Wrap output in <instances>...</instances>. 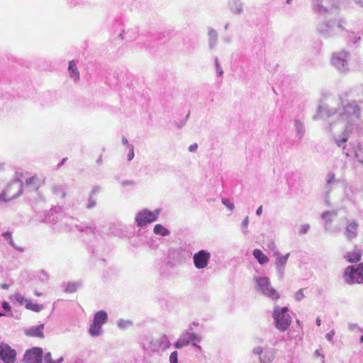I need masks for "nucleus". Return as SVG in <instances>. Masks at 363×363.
<instances>
[{
    "label": "nucleus",
    "instance_id": "7ed1b4c3",
    "mask_svg": "<svg viewBox=\"0 0 363 363\" xmlns=\"http://www.w3.org/2000/svg\"><path fill=\"white\" fill-rule=\"evenodd\" d=\"M340 99H342V101H344V103H350L354 101L358 105V106L361 108L359 104L363 103V84H359L355 86L350 91V94L348 92H343L338 95L337 98L333 99V104L335 106H333V104L319 105L317 109V113L313 116V119L319 120L328 118L329 117H322L319 116L320 109L323 108L324 110H337L341 106L340 104H342V102H340ZM360 109L362 110V108Z\"/></svg>",
    "mask_w": 363,
    "mask_h": 363
},
{
    "label": "nucleus",
    "instance_id": "3c124183",
    "mask_svg": "<svg viewBox=\"0 0 363 363\" xmlns=\"http://www.w3.org/2000/svg\"><path fill=\"white\" fill-rule=\"evenodd\" d=\"M9 244L13 247H14L15 249H16L17 250L20 251V252H23V249L21 248V247H16L14 244V242L12 239V238H9Z\"/></svg>",
    "mask_w": 363,
    "mask_h": 363
},
{
    "label": "nucleus",
    "instance_id": "ddd939ff",
    "mask_svg": "<svg viewBox=\"0 0 363 363\" xmlns=\"http://www.w3.org/2000/svg\"><path fill=\"white\" fill-rule=\"evenodd\" d=\"M170 347V342L164 334L153 338L150 343V348L152 352L164 351Z\"/></svg>",
    "mask_w": 363,
    "mask_h": 363
},
{
    "label": "nucleus",
    "instance_id": "f03ea898",
    "mask_svg": "<svg viewBox=\"0 0 363 363\" xmlns=\"http://www.w3.org/2000/svg\"><path fill=\"white\" fill-rule=\"evenodd\" d=\"M347 23L345 19L339 18L334 20L323 21L318 25V32L325 38L335 37L342 33H347V37L350 40L354 39L353 43L356 44L360 37H357L354 32H350L346 28Z\"/></svg>",
    "mask_w": 363,
    "mask_h": 363
},
{
    "label": "nucleus",
    "instance_id": "4468645a",
    "mask_svg": "<svg viewBox=\"0 0 363 363\" xmlns=\"http://www.w3.org/2000/svg\"><path fill=\"white\" fill-rule=\"evenodd\" d=\"M0 359L4 363H14L16 359V352L8 344H0Z\"/></svg>",
    "mask_w": 363,
    "mask_h": 363
},
{
    "label": "nucleus",
    "instance_id": "4d7b16f0",
    "mask_svg": "<svg viewBox=\"0 0 363 363\" xmlns=\"http://www.w3.org/2000/svg\"><path fill=\"white\" fill-rule=\"evenodd\" d=\"M122 144L123 145H126L128 148H129V145H132L131 144H129L128 139L124 136L122 138Z\"/></svg>",
    "mask_w": 363,
    "mask_h": 363
},
{
    "label": "nucleus",
    "instance_id": "603ef678",
    "mask_svg": "<svg viewBox=\"0 0 363 363\" xmlns=\"http://www.w3.org/2000/svg\"><path fill=\"white\" fill-rule=\"evenodd\" d=\"M100 190H101V187L99 186H95L93 188V189L91 190L90 195L94 196L95 194L99 193L100 191Z\"/></svg>",
    "mask_w": 363,
    "mask_h": 363
},
{
    "label": "nucleus",
    "instance_id": "72a5a7b5",
    "mask_svg": "<svg viewBox=\"0 0 363 363\" xmlns=\"http://www.w3.org/2000/svg\"><path fill=\"white\" fill-rule=\"evenodd\" d=\"M222 203L228 208L230 211L235 209V205L229 199L225 198L222 199Z\"/></svg>",
    "mask_w": 363,
    "mask_h": 363
},
{
    "label": "nucleus",
    "instance_id": "774afa93",
    "mask_svg": "<svg viewBox=\"0 0 363 363\" xmlns=\"http://www.w3.org/2000/svg\"><path fill=\"white\" fill-rule=\"evenodd\" d=\"M358 4L361 5L362 7H363V0H355Z\"/></svg>",
    "mask_w": 363,
    "mask_h": 363
},
{
    "label": "nucleus",
    "instance_id": "9b49d317",
    "mask_svg": "<svg viewBox=\"0 0 363 363\" xmlns=\"http://www.w3.org/2000/svg\"><path fill=\"white\" fill-rule=\"evenodd\" d=\"M290 254L287 253L282 255L279 251L276 250L273 256L275 257L274 265L276 267L277 273L279 280H282L284 277V272L286 262L288 261Z\"/></svg>",
    "mask_w": 363,
    "mask_h": 363
},
{
    "label": "nucleus",
    "instance_id": "1a4fd4ad",
    "mask_svg": "<svg viewBox=\"0 0 363 363\" xmlns=\"http://www.w3.org/2000/svg\"><path fill=\"white\" fill-rule=\"evenodd\" d=\"M108 320V315L105 311L96 312L93 318V322L89 328V333L92 337H98L102 334V325Z\"/></svg>",
    "mask_w": 363,
    "mask_h": 363
},
{
    "label": "nucleus",
    "instance_id": "0eeeda50",
    "mask_svg": "<svg viewBox=\"0 0 363 363\" xmlns=\"http://www.w3.org/2000/svg\"><path fill=\"white\" fill-rule=\"evenodd\" d=\"M22 192V181L18 179H14L6 186L2 194H1L0 202L11 201L21 195Z\"/></svg>",
    "mask_w": 363,
    "mask_h": 363
},
{
    "label": "nucleus",
    "instance_id": "9d476101",
    "mask_svg": "<svg viewBox=\"0 0 363 363\" xmlns=\"http://www.w3.org/2000/svg\"><path fill=\"white\" fill-rule=\"evenodd\" d=\"M344 279L345 282L349 284L363 283V264L360 263L357 266H348L345 269Z\"/></svg>",
    "mask_w": 363,
    "mask_h": 363
},
{
    "label": "nucleus",
    "instance_id": "680f3d73",
    "mask_svg": "<svg viewBox=\"0 0 363 363\" xmlns=\"http://www.w3.org/2000/svg\"><path fill=\"white\" fill-rule=\"evenodd\" d=\"M262 206H260L257 209V211H256V214H257V216H261V215H262Z\"/></svg>",
    "mask_w": 363,
    "mask_h": 363
},
{
    "label": "nucleus",
    "instance_id": "ea45409f",
    "mask_svg": "<svg viewBox=\"0 0 363 363\" xmlns=\"http://www.w3.org/2000/svg\"><path fill=\"white\" fill-rule=\"evenodd\" d=\"M169 362L170 363H178V353L177 351H174L170 354Z\"/></svg>",
    "mask_w": 363,
    "mask_h": 363
},
{
    "label": "nucleus",
    "instance_id": "393cba45",
    "mask_svg": "<svg viewBox=\"0 0 363 363\" xmlns=\"http://www.w3.org/2000/svg\"><path fill=\"white\" fill-rule=\"evenodd\" d=\"M294 130L296 133V137L301 140L305 134V125L299 119H295L294 123Z\"/></svg>",
    "mask_w": 363,
    "mask_h": 363
},
{
    "label": "nucleus",
    "instance_id": "2f4dec72",
    "mask_svg": "<svg viewBox=\"0 0 363 363\" xmlns=\"http://www.w3.org/2000/svg\"><path fill=\"white\" fill-rule=\"evenodd\" d=\"M335 182V174L333 172H329L326 177V188L328 189V191L330 190L329 186L331 184H333Z\"/></svg>",
    "mask_w": 363,
    "mask_h": 363
},
{
    "label": "nucleus",
    "instance_id": "c85d7f7f",
    "mask_svg": "<svg viewBox=\"0 0 363 363\" xmlns=\"http://www.w3.org/2000/svg\"><path fill=\"white\" fill-rule=\"evenodd\" d=\"M153 232L155 235L161 236H167L170 234V232L161 224H157L155 225Z\"/></svg>",
    "mask_w": 363,
    "mask_h": 363
},
{
    "label": "nucleus",
    "instance_id": "79ce46f5",
    "mask_svg": "<svg viewBox=\"0 0 363 363\" xmlns=\"http://www.w3.org/2000/svg\"><path fill=\"white\" fill-rule=\"evenodd\" d=\"M310 229L309 224H303L300 226L299 233L303 235L308 233Z\"/></svg>",
    "mask_w": 363,
    "mask_h": 363
},
{
    "label": "nucleus",
    "instance_id": "37998d69",
    "mask_svg": "<svg viewBox=\"0 0 363 363\" xmlns=\"http://www.w3.org/2000/svg\"><path fill=\"white\" fill-rule=\"evenodd\" d=\"M96 206V201L93 196L89 195V199H88V204L87 208H92Z\"/></svg>",
    "mask_w": 363,
    "mask_h": 363
},
{
    "label": "nucleus",
    "instance_id": "c9c22d12",
    "mask_svg": "<svg viewBox=\"0 0 363 363\" xmlns=\"http://www.w3.org/2000/svg\"><path fill=\"white\" fill-rule=\"evenodd\" d=\"M117 325L120 328L125 329V328H127L128 327L132 325V322L130 320H125L121 319L118 321Z\"/></svg>",
    "mask_w": 363,
    "mask_h": 363
},
{
    "label": "nucleus",
    "instance_id": "6e6552de",
    "mask_svg": "<svg viewBox=\"0 0 363 363\" xmlns=\"http://www.w3.org/2000/svg\"><path fill=\"white\" fill-rule=\"evenodd\" d=\"M160 208H157L153 211H150L147 208H144L138 212L135 217V222L138 227L143 228L149 223L156 221L161 213Z\"/></svg>",
    "mask_w": 363,
    "mask_h": 363
},
{
    "label": "nucleus",
    "instance_id": "a878e982",
    "mask_svg": "<svg viewBox=\"0 0 363 363\" xmlns=\"http://www.w3.org/2000/svg\"><path fill=\"white\" fill-rule=\"evenodd\" d=\"M208 46L211 50H213L217 44L218 33L213 28H208Z\"/></svg>",
    "mask_w": 363,
    "mask_h": 363
},
{
    "label": "nucleus",
    "instance_id": "4c0bfd02",
    "mask_svg": "<svg viewBox=\"0 0 363 363\" xmlns=\"http://www.w3.org/2000/svg\"><path fill=\"white\" fill-rule=\"evenodd\" d=\"M14 298L17 302H18L21 304H23L24 303H26V304L27 301H28V300L26 299L23 297V296H22L21 294H18V293L14 294Z\"/></svg>",
    "mask_w": 363,
    "mask_h": 363
},
{
    "label": "nucleus",
    "instance_id": "dca6fc26",
    "mask_svg": "<svg viewBox=\"0 0 363 363\" xmlns=\"http://www.w3.org/2000/svg\"><path fill=\"white\" fill-rule=\"evenodd\" d=\"M359 223L354 219L347 220L346 222L344 235L348 240H352L357 237Z\"/></svg>",
    "mask_w": 363,
    "mask_h": 363
},
{
    "label": "nucleus",
    "instance_id": "c756f323",
    "mask_svg": "<svg viewBox=\"0 0 363 363\" xmlns=\"http://www.w3.org/2000/svg\"><path fill=\"white\" fill-rule=\"evenodd\" d=\"M26 185L33 189H38L40 186L39 179L37 177H32L26 180Z\"/></svg>",
    "mask_w": 363,
    "mask_h": 363
},
{
    "label": "nucleus",
    "instance_id": "e2e57ef3",
    "mask_svg": "<svg viewBox=\"0 0 363 363\" xmlns=\"http://www.w3.org/2000/svg\"><path fill=\"white\" fill-rule=\"evenodd\" d=\"M328 193H329V191L328 190L327 191V195L325 196V203L328 204V205H330V202H329V200H328Z\"/></svg>",
    "mask_w": 363,
    "mask_h": 363
},
{
    "label": "nucleus",
    "instance_id": "09e8293b",
    "mask_svg": "<svg viewBox=\"0 0 363 363\" xmlns=\"http://www.w3.org/2000/svg\"><path fill=\"white\" fill-rule=\"evenodd\" d=\"M44 360L45 363H50L52 361V355L50 352H47L44 356Z\"/></svg>",
    "mask_w": 363,
    "mask_h": 363
},
{
    "label": "nucleus",
    "instance_id": "aec40b11",
    "mask_svg": "<svg viewBox=\"0 0 363 363\" xmlns=\"http://www.w3.org/2000/svg\"><path fill=\"white\" fill-rule=\"evenodd\" d=\"M43 329L44 324H40L39 325L33 326L29 328L25 329L24 333L26 336L28 337L43 338L44 337Z\"/></svg>",
    "mask_w": 363,
    "mask_h": 363
},
{
    "label": "nucleus",
    "instance_id": "39448f33",
    "mask_svg": "<svg viewBox=\"0 0 363 363\" xmlns=\"http://www.w3.org/2000/svg\"><path fill=\"white\" fill-rule=\"evenodd\" d=\"M288 311L287 307L280 308L276 306L274 308L273 318L275 327L281 331H285L291 323V318Z\"/></svg>",
    "mask_w": 363,
    "mask_h": 363
},
{
    "label": "nucleus",
    "instance_id": "f704fd0d",
    "mask_svg": "<svg viewBox=\"0 0 363 363\" xmlns=\"http://www.w3.org/2000/svg\"><path fill=\"white\" fill-rule=\"evenodd\" d=\"M52 190L56 195L60 196L61 198H64L65 196V193L64 192L63 189L61 186L55 185L52 187Z\"/></svg>",
    "mask_w": 363,
    "mask_h": 363
},
{
    "label": "nucleus",
    "instance_id": "cd10ccee",
    "mask_svg": "<svg viewBox=\"0 0 363 363\" xmlns=\"http://www.w3.org/2000/svg\"><path fill=\"white\" fill-rule=\"evenodd\" d=\"M253 256L260 264H264L269 262V258L260 250L255 249L252 252Z\"/></svg>",
    "mask_w": 363,
    "mask_h": 363
},
{
    "label": "nucleus",
    "instance_id": "5fc2aeb1",
    "mask_svg": "<svg viewBox=\"0 0 363 363\" xmlns=\"http://www.w3.org/2000/svg\"><path fill=\"white\" fill-rule=\"evenodd\" d=\"M2 308L6 311H11V306H10L9 303L6 301H4L2 303Z\"/></svg>",
    "mask_w": 363,
    "mask_h": 363
},
{
    "label": "nucleus",
    "instance_id": "bb28decb",
    "mask_svg": "<svg viewBox=\"0 0 363 363\" xmlns=\"http://www.w3.org/2000/svg\"><path fill=\"white\" fill-rule=\"evenodd\" d=\"M275 357V352L273 350H266L259 357L261 363H272Z\"/></svg>",
    "mask_w": 363,
    "mask_h": 363
},
{
    "label": "nucleus",
    "instance_id": "a211bd4d",
    "mask_svg": "<svg viewBox=\"0 0 363 363\" xmlns=\"http://www.w3.org/2000/svg\"><path fill=\"white\" fill-rule=\"evenodd\" d=\"M313 11L320 15H325L330 13L332 8H328L327 6L323 5V0H311Z\"/></svg>",
    "mask_w": 363,
    "mask_h": 363
},
{
    "label": "nucleus",
    "instance_id": "69168bd1",
    "mask_svg": "<svg viewBox=\"0 0 363 363\" xmlns=\"http://www.w3.org/2000/svg\"><path fill=\"white\" fill-rule=\"evenodd\" d=\"M315 354L316 356H322V357H323V358L324 357V356H323V355H322V354H320V350H316L315 351Z\"/></svg>",
    "mask_w": 363,
    "mask_h": 363
},
{
    "label": "nucleus",
    "instance_id": "f3484780",
    "mask_svg": "<svg viewBox=\"0 0 363 363\" xmlns=\"http://www.w3.org/2000/svg\"><path fill=\"white\" fill-rule=\"evenodd\" d=\"M337 216V211H326L321 214V218L324 220V230L325 232H334L335 230L332 228L331 224L333 220ZM337 229L336 231H338Z\"/></svg>",
    "mask_w": 363,
    "mask_h": 363
},
{
    "label": "nucleus",
    "instance_id": "7c9ffc66",
    "mask_svg": "<svg viewBox=\"0 0 363 363\" xmlns=\"http://www.w3.org/2000/svg\"><path fill=\"white\" fill-rule=\"evenodd\" d=\"M26 308L34 312H40L43 310V305L40 304L32 303L30 301L28 300L27 301V303L26 304Z\"/></svg>",
    "mask_w": 363,
    "mask_h": 363
},
{
    "label": "nucleus",
    "instance_id": "4be33fe9",
    "mask_svg": "<svg viewBox=\"0 0 363 363\" xmlns=\"http://www.w3.org/2000/svg\"><path fill=\"white\" fill-rule=\"evenodd\" d=\"M191 342L190 332L184 331L174 344V346L176 349H180L188 345Z\"/></svg>",
    "mask_w": 363,
    "mask_h": 363
},
{
    "label": "nucleus",
    "instance_id": "f8f14e48",
    "mask_svg": "<svg viewBox=\"0 0 363 363\" xmlns=\"http://www.w3.org/2000/svg\"><path fill=\"white\" fill-rule=\"evenodd\" d=\"M211 255L205 250H201L193 256V262L197 269H205L211 259Z\"/></svg>",
    "mask_w": 363,
    "mask_h": 363
},
{
    "label": "nucleus",
    "instance_id": "864d4df0",
    "mask_svg": "<svg viewBox=\"0 0 363 363\" xmlns=\"http://www.w3.org/2000/svg\"><path fill=\"white\" fill-rule=\"evenodd\" d=\"M198 145L196 143H194L189 147L188 150L189 152H194L196 151Z\"/></svg>",
    "mask_w": 363,
    "mask_h": 363
},
{
    "label": "nucleus",
    "instance_id": "2eb2a0df",
    "mask_svg": "<svg viewBox=\"0 0 363 363\" xmlns=\"http://www.w3.org/2000/svg\"><path fill=\"white\" fill-rule=\"evenodd\" d=\"M43 359V349L35 347L28 350L23 356L24 363H41Z\"/></svg>",
    "mask_w": 363,
    "mask_h": 363
},
{
    "label": "nucleus",
    "instance_id": "338daca9",
    "mask_svg": "<svg viewBox=\"0 0 363 363\" xmlns=\"http://www.w3.org/2000/svg\"><path fill=\"white\" fill-rule=\"evenodd\" d=\"M192 345H193V346H194L196 348L199 349V350H201V346L197 345L196 343L193 342Z\"/></svg>",
    "mask_w": 363,
    "mask_h": 363
},
{
    "label": "nucleus",
    "instance_id": "13d9d810",
    "mask_svg": "<svg viewBox=\"0 0 363 363\" xmlns=\"http://www.w3.org/2000/svg\"><path fill=\"white\" fill-rule=\"evenodd\" d=\"M69 1H70V3L73 6H77V5H79V4H82L84 0H69Z\"/></svg>",
    "mask_w": 363,
    "mask_h": 363
},
{
    "label": "nucleus",
    "instance_id": "8fccbe9b",
    "mask_svg": "<svg viewBox=\"0 0 363 363\" xmlns=\"http://www.w3.org/2000/svg\"><path fill=\"white\" fill-rule=\"evenodd\" d=\"M253 353L257 355H259V357L262 354L263 350L261 347H256L252 350Z\"/></svg>",
    "mask_w": 363,
    "mask_h": 363
},
{
    "label": "nucleus",
    "instance_id": "a18cd8bd",
    "mask_svg": "<svg viewBox=\"0 0 363 363\" xmlns=\"http://www.w3.org/2000/svg\"><path fill=\"white\" fill-rule=\"evenodd\" d=\"M129 152L128 154V160L131 161L134 158V147L133 145H129Z\"/></svg>",
    "mask_w": 363,
    "mask_h": 363
},
{
    "label": "nucleus",
    "instance_id": "0e129e2a",
    "mask_svg": "<svg viewBox=\"0 0 363 363\" xmlns=\"http://www.w3.org/2000/svg\"><path fill=\"white\" fill-rule=\"evenodd\" d=\"M315 323L318 326L321 325V320L319 317L316 318Z\"/></svg>",
    "mask_w": 363,
    "mask_h": 363
},
{
    "label": "nucleus",
    "instance_id": "e433bc0d",
    "mask_svg": "<svg viewBox=\"0 0 363 363\" xmlns=\"http://www.w3.org/2000/svg\"><path fill=\"white\" fill-rule=\"evenodd\" d=\"M249 224V218L247 216L242 222L241 228L244 235H247L248 233L247 226Z\"/></svg>",
    "mask_w": 363,
    "mask_h": 363
},
{
    "label": "nucleus",
    "instance_id": "b1692460",
    "mask_svg": "<svg viewBox=\"0 0 363 363\" xmlns=\"http://www.w3.org/2000/svg\"><path fill=\"white\" fill-rule=\"evenodd\" d=\"M68 72L70 78L74 82L79 80V72L77 67L76 63L73 60L69 62Z\"/></svg>",
    "mask_w": 363,
    "mask_h": 363
},
{
    "label": "nucleus",
    "instance_id": "5701e85b",
    "mask_svg": "<svg viewBox=\"0 0 363 363\" xmlns=\"http://www.w3.org/2000/svg\"><path fill=\"white\" fill-rule=\"evenodd\" d=\"M71 225H74V227L77 228V230L82 233H86V235H90L93 236L94 235V228L91 226L88 225H77V220L74 219L73 218H71L69 219Z\"/></svg>",
    "mask_w": 363,
    "mask_h": 363
},
{
    "label": "nucleus",
    "instance_id": "58836bf2",
    "mask_svg": "<svg viewBox=\"0 0 363 363\" xmlns=\"http://www.w3.org/2000/svg\"><path fill=\"white\" fill-rule=\"evenodd\" d=\"M215 65H216V73H217L218 76L221 77L223 74V71L218 62V60L217 57H216V59H215Z\"/></svg>",
    "mask_w": 363,
    "mask_h": 363
},
{
    "label": "nucleus",
    "instance_id": "052dcab7",
    "mask_svg": "<svg viewBox=\"0 0 363 363\" xmlns=\"http://www.w3.org/2000/svg\"><path fill=\"white\" fill-rule=\"evenodd\" d=\"M3 236L6 239V240H9V238H11V234L10 232L7 231L4 233H3Z\"/></svg>",
    "mask_w": 363,
    "mask_h": 363
},
{
    "label": "nucleus",
    "instance_id": "423d86ee",
    "mask_svg": "<svg viewBox=\"0 0 363 363\" xmlns=\"http://www.w3.org/2000/svg\"><path fill=\"white\" fill-rule=\"evenodd\" d=\"M350 52L342 50L333 53L331 64L339 72L347 73L350 70Z\"/></svg>",
    "mask_w": 363,
    "mask_h": 363
},
{
    "label": "nucleus",
    "instance_id": "6ab92c4d",
    "mask_svg": "<svg viewBox=\"0 0 363 363\" xmlns=\"http://www.w3.org/2000/svg\"><path fill=\"white\" fill-rule=\"evenodd\" d=\"M228 6L233 14L240 15L244 11V4L241 0H229Z\"/></svg>",
    "mask_w": 363,
    "mask_h": 363
},
{
    "label": "nucleus",
    "instance_id": "49530a36",
    "mask_svg": "<svg viewBox=\"0 0 363 363\" xmlns=\"http://www.w3.org/2000/svg\"><path fill=\"white\" fill-rule=\"evenodd\" d=\"M348 329L350 331H354L355 330H357L358 331H363V330L358 327V325L356 323H349L348 324Z\"/></svg>",
    "mask_w": 363,
    "mask_h": 363
},
{
    "label": "nucleus",
    "instance_id": "412c9836",
    "mask_svg": "<svg viewBox=\"0 0 363 363\" xmlns=\"http://www.w3.org/2000/svg\"><path fill=\"white\" fill-rule=\"evenodd\" d=\"M362 252L356 245L352 252H347L344 258L350 263L357 262L361 259Z\"/></svg>",
    "mask_w": 363,
    "mask_h": 363
},
{
    "label": "nucleus",
    "instance_id": "20e7f679",
    "mask_svg": "<svg viewBox=\"0 0 363 363\" xmlns=\"http://www.w3.org/2000/svg\"><path fill=\"white\" fill-rule=\"evenodd\" d=\"M254 281L255 282V289L261 294L272 300L279 298V294L278 291L272 287L269 277L256 276L254 277Z\"/></svg>",
    "mask_w": 363,
    "mask_h": 363
},
{
    "label": "nucleus",
    "instance_id": "a19ab883",
    "mask_svg": "<svg viewBox=\"0 0 363 363\" xmlns=\"http://www.w3.org/2000/svg\"><path fill=\"white\" fill-rule=\"evenodd\" d=\"M305 297L303 294V289L298 290L294 296L295 300L297 301H301Z\"/></svg>",
    "mask_w": 363,
    "mask_h": 363
},
{
    "label": "nucleus",
    "instance_id": "c03bdc74",
    "mask_svg": "<svg viewBox=\"0 0 363 363\" xmlns=\"http://www.w3.org/2000/svg\"><path fill=\"white\" fill-rule=\"evenodd\" d=\"M190 337H191V342H194V341L201 342V337L198 335L196 333H194L190 332Z\"/></svg>",
    "mask_w": 363,
    "mask_h": 363
},
{
    "label": "nucleus",
    "instance_id": "bf43d9fd",
    "mask_svg": "<svg viewBox=\"0 0 363 363\" xmlns=\"http://www.w3.org/2000/svg\"><path fill=\"white\" fill-rule=\"evenodd\" d=\"M133 184V182L132 181H128V180H125V181H123L121 184L125 186H127V185H131Z\"/></svg>",
    "mask_w": 363,
    "mask_h": 363
},
{
    "label": "nucleus",
    "instance_id": "473e14b6",
    "mask_svg": "<svg viewBox=\"0 0 363 363\" xmlns=\"http://www.w3.org/2000/svg\"><path fill=\"white\" fill-rule=\"evenodd\" d=\"M79 284L77 283H68L65 291L67 293H74L77 291Z\"/></svg>",
    "mask_w": 363,
    "mask_h": 363
},
{
    "label": "nucleus",
    "instance_id": "6e6d98bb",
    "mask_svg": "<svg viewBox=\"0 0 363 363\" xmlns=\"http://www.w3.org/2000/svg\"><path fill=\"white\" fill-rule=\"evenodd\" d=\"M40 279L42 281H45L48 279V274L45 271H41L40 272Z\"/></svg>",
    "mask_w": 363,
    "mask_h": 363
},
{
    "label": "nucleus",
    "instance_id": "de8ad7c7",
    "mask_svg": "<svg viewBox=\"0 0 363 363\" xmlns=\"http://www.w3.org/2000/svg\"><path fill=\"white\" fill-rule=\"evenodd\" d=\"M335 335V331L333 330L331 331H330L329 333H328L325 335V338L330 341V342H333V337Z\"/></svg>",
    "mask_w": 363,
    "mask_h": 363
},
{
    "label": "nucleus",
    "instance_id": "f257e3e1",
    "mask_svg": "<svg viewBox=\"0 0 363 363\" xmlns=\"http://www.w3.org/2000/svg\"><path fill=\"white\" fill-rule=\"evenodd\" d=\"M339 108L324 110L320 108L319 116L322 117L335 116L334 122L328 123L325 129L334 132L339 125H342V132L333 136L335 145L342 149V153L347 158H352L354 162L363 164V144L360 143H347L350 135L354 130L360 131L361 109L354 102L344 103L340 99Z\"/></svg>",
    "mask_w": 363,
    "mask_h": 363
}]
</instances>
